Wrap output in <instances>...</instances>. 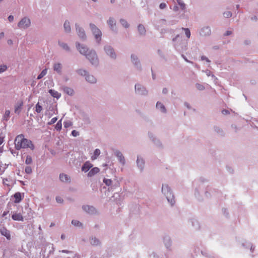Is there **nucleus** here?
I'll use <instances>...</instances> for the list:
<instances>
[{"mask_svg":"<svg viewBox=\"0 0 258 258\" xmlns=\"http://www.w3.org/2000/svg\"><path fill=\"white\" fill-rule=\"evenodd\" d=\"M15 147L16 150L30 148L31 150L34 149V146L32 141L25 138L23 134L18 135L14 142Z\"/></svg>","mask_w":258,"mask_h":258,"instance_id":"1","label":"nucleus"},{"mask_svg":"<svg viewBox=\"0 0 258 258\" xmlns=\"http://www.w3.org/2000/svg\"><path fill=\"white\" fill-rule=\"evenodd\" d=\"M175 48L179 52L185 51L187 48V41L183 40L182 37L177 35L172 39Z\"/></svg>","mask_w":258,"mask_h":258,"instance_id":"2","label":"nucleus"},{"mask_svg":"<svg viewBox=\"0 0 258 258\" xmlns=\"http://www.w3.org/2000/svg\"><path fill=\"white\" fill-rule=\"evenodd\" d=\"M162 193L166 197L168 202L171 205V206H173L175 204V200L173 193L168 184H162Z\"/></svg>","mask_w":258,"mask_h":258,"instance_id":"3","label":"nucleus"},{"mask_svg":"<svg viewBox=\"0 0 258 258\" xmlns=\"http://www.w3.org/2000/svg\"><path fill=\"white\" fill-rule=\"evenodd\" d=\"M90 29L97 43L100 44L102 40V33L95 24H89Z\"/></svg>","mask_w":258,"mask_h":258,"instance_id":"4","label":"nucleus"},{"mask_svg":"<svg viewBox=\"0 0 258 258\" xmlns=\"http://www.w3.org/2000/svg\"><path fill=\"white\" fill-rule=\"evenodd\" d=\"M85 56L92 65L95 67H97L99 65V60L97 53L94 50L91 49L89 50Z\"/></svg>","mask_w":258,"mask_h":258,"instance_id":"5","label":"nucleus"},{"mask_svg":"<svg viewBox=\"0 0 258 258\" xmlns=\"http://www.w3.org/2000/svg\"><path fill=\"white\" fill-rule=\"evenodd\" d=\"M105 54L112 60H115L117 58V54L114 48L109 44H106L103 47Z\"/></svg>","mask_w":258,"mask_h":258,"instance_id":"6","label":"nucleus"},{"mask_svg":"<svg viewBox=\"0 0 258 258\" xmlns=\"http://www.w3.org/2000/svg\"><path fill=\"white\" fill-rule=\"evenodd\" d=\"M135 93L141 96H147L148 94V91L146 88L143 85L137 83L135 85Z\"/></svg>","mask_w":258,"mask_h":258,"instance_id":"7","label":"nucleus"},{"mask_svg":"<svg viewBox=\"0 0 258 258\" xmlns=\"http://www.w3.org/2000/svg\"><path fill=\"white\" fill-rule=\"evenodd\" d=\"M31 20L27 17H25L21 19L18 24V27L20 29H26L28 28L31 25Z\"/></svg>","mask_w":258,"mask_h":258,"instance_id":"8","label":"nucleus"},{"mask_svg":"<svg viewBox=\"0 0 258 258\" xmlns=\"http://www.w3.org/2000/svg\"><path fill=\"white\" fill-rule=\"evenodd\" d=\"M76 30L79 37L82 40H86L87 37L84 29L78 24H76Z\"/></svg>","mask_w":258,"mask_h":258,"instance_id":"9","label":"nucleus"},{"mask_svg":"<svg viewBox=\"0 0 258 258\" xmlns=\"http://www.w3.org/2000/svg\"><path fill=\"white\" fill-rule=\"evenodd\" d=\"M76 46L79 52L81 54L85 56L88 54L89 51L90 50L87 46L84 44H81L79 42H78L76 43Z\"/></svg>","mask_w":258,"mask_h":258,"instance_id":"10","label":"nucleus"},{"mask_svg":"<svg viewBox=\"0 0 258 258\" xmlns=\"http://www.w3.org/2000/svg\"><path fill=\"white\" fill-rule=\"evenodd\" d=\"M107 24L112 31L116 33L117 32V28L116 27V22L115 18L112 17H110L107 21Z\"/></svg>","mask_w":258,"mask_h":258,"instance_id":"11","label":"nucleus"},{"mask_svg":"<svg viewBox=\"0 0 258 258\" xmlns=\"http://www.w3.org/2000/svg\"><path fill=\"white\" fill-rule=\"evenodd\" d=\"M114 154L117 157L119 163L124 166L125 164V160L122 153L119 150H115L114 152Z\"/></svg>","mask_w":258,"mask_h":258,"instance_id":"12","label":"nucleus"},{"mask_svg":"<svg viewBox=\"0 0 258 258\" xmlns=\"http://www.w3.org/2000/svg\"><path fill=\"white\" fill-rule=\"evenodd\" d=\"M211 34V30L210 27L205 26L200 30V35L202 37L209 36Z\"/></svg>","mask_w":258,"mask_h":258,"instance_id":"13","label":"nucleus"},{"mask_svg":"<svg viewBox=\"0 0 258 258\" xmlns=\"http://www.w3.org/2000/svg\"><path fill=\"white\" fill-rule=\"evenodd\" d=\"M131 57L132 63L135 66L137 69L140 70L141 69V64L138 56L134 54H132Z\"/></svg>","mask_w":258,"mask_h":258,"instance_id":"14","label":"nucleus"},{"mask_svg":"<svg viewBox=\"0 0 258 258\" xmlns=\"http://www.w3.org/2000/svg\"><path fill=\"white\" fill-rule=\"evenodd\" d=\"M82 209L85 212L89 214H95L96 212L95 208L90 205H83L82 206Z\"/></svg>","mask_w":258,"mask_h":258,"instance_id":"15","label":"nucleus"},{"mask_svg":"<svg viewBox=\"0 0 258 258\" xmlns=\"http://www.w3.org/2000/svg\"><path fill=\"white\" fill-rule=\"evenodd\" d=\"M137 165L140 171L142 172L145 166V161L143 158L140 156H138L137 159Z\"/></svg>","mask_w":258,"mask_h":258,"instance_id":"16","label":"nucleus"},{"mask_svg":"<svg viewBox=\"0 0 258 258\" xmlns=\"http://www.w3.org/2000/svg\"><path fill=\"white\" fill-rule=\"evenodd\" d=\"M0 233L3 236H5L8 240L11 239V237L10 231L5 227H3L0 229Z\"/></svg>","mask_w":258,"mask_h":258,"instance_id":"17","label":"nucleus"},{"mask_svg":"<svg viewBox=\"0 0 258 258\" xmlns=\"http://www.w3.org/2000/svg\"><path fill=\"white\" fill-rule=\"evenodd\" d=\"M156 108L160 112L165 113H166V108L164 105L161 102L158 101L156 105Z\"/></svg>","mask_w":258,"mask_h":258,"instance_id":"18","label":"nucleus"},{"mask_svg":"<svg viewBox=\"0 0 258 258\" xmlns=\"http://www.w3.org/2000/svg\"><path fill=\"white\" fill-rule=\"evenodd\" d=\"M90 244L93 246H98L101 244V242L99 239L95 237H90L89 238Z\"/></svg>","mask_w":258,"mask_h":258,"instance_id":"19","label":"nucleus"},{"mask_svg":"<svg viewBox=\"0 0 258 258\" xmlns=\"http://www.w3.org/2000/svg\"><path fill=\"white\" fill-rule=\"evenodd\" d=\"M59 179L63 182H70L71 178L70 177L64 173H60L59 174Z\"/></svg>","mask_w":258,"mask_h":258,"instance_id":"20","label":"nucleus"},{"mask_svg":"<svg viewBox=\"0 0 258 258\" xmlns=\"http://www.w3.org/2000/svg\"><path fill=\"white\" fill-rule=\"evenodd\" d=\"M93 166V165L89 161L86 162L82 167V170L84 172H88Z\"/></svg>","mask_w":258,"mask_h":258,"instance_id":"21","label":"nucleus"},{"mask_svg":"<svg viewBox=\"0 0 258 258\" xmlns=\"http://www.w3.org/2000/svg\"><path fill=\"white\" fill-rule=\"evenodd\" d=\"M100 171V169L98 167H94L92 168L88 173L87 176L89 177H91L94 176Z\"/></svg>","mask_w":258,"mask_h":258,"instance_id":"22","label":"nucleus"},{"mask_svg":"<svg viewBox=\"0 0 258 258\" xmlns=\"http://www.w3.org/2000/svg\"><path fill=\"white\" fill-rule=\"evenodd\" d=\"M12 218L15 221H23L24 220L23 217L20 213H13L12 216Z\"/></svg>","mask_w":258,"mask_h":258,"instance_id":"23","label":"nucleus"},{"mask_svg":"<svg viewBox=\"0 0 258 258\" xmlns=\"http://www.w3.org/2000/svg\"><path fill=\"white\" fill-rule=\"evenodd\" d=\"M138 31L141 36H145L146 34L145 27L142 24H140L138 26Z\"/></svg>","mask_w":258,"mask_h":258,"instance_id":"24","label":"nucleus"},{"mask_svg":"<svg viewBox=\"0 0 258 258\" xmlns=\"http://www.w3.org/2000/svg\"><path fill=\"white\" fill-rule=\"evenodd\" d=\"M53 70L56 72L58 74H60L62 70V65L59 62L55 63L53 64Z\"/></svg>","mask_w":258,"mask_h":258,"instance_id":"25","label":"nucleus"},{"mask_svg":"<svg viewBox=\"0 0 258 258\" xmlns=\"http://www.w3.org/2000/svg\"><path fill=\"white\" fill-rule=\"evenodd\" d=\"M86 80L90 83H95L96 82V79L91 75L89 74L88 73L85 77Z\"/></svg>","mask_w":258,"mask_h":258,"instance_id":"26","label":"nucleus"},{"mask_svg":"<svg viewBox=\"0 0 258 258\" xmlns=\"http://www.w3.org/2000/svg\"><path fill=\"white\" fill-rule=\"evenodd\" d=\"M58 44L59 46L61 47L63 49L68 52L70 51V48L67 43L60 41H58Z\"/></svg>","mask_w":258,"mask_h":258,"instance_id":"27","label":"nucleus"},{"mask_svg":"<svg viewBox=\"0 0 258 258\" xmlns=\"http://www.w3.org/2000/svg\"><path fill=\"white\" fill-rule=\"evenodd\" d=\"M63 28L65 32L66 33H70L71 31V28L70 25V23L69 21H65L63 24Z\"/></svg>","mask_w":258,"mask_h":258,"instance_id":"28","label":"nucleus"},{"mask_svg":"<svg viewBox=\"0 0 258 258\" xmlns=\"http://www.w3.org/2000/svg\"><path fill=\"white\" fill-rule=\"evenodd\" d=\"M63 92L66 93L67 94L72 96L74 94V90L69 87H63Z\"/></svg>","mask_w":258,"mask_h":258,"instance_id":"29","label":"nucleus"},{"mask_svg":"<svg viewBox=\"0 0 258 258\" xmlns=\"http://www.w3.org/2000/svg\"><path fill=\"white\" fill-rule=\"evenodd\" d=\"M48 92L52 97L57 99L59 98L61 96L60 93L53 89H50Z\"/></svg>","mask_w":258,"mask_h":258,"instance_id":"30","label":"nucleus"},{"mask_svg":"<svg viewBox=\"0 0 258 258\" xmlns=\"http://www.w3.org/2000/svg\"><path fill=\"white\" fill-rule=\"evenodd\" d=\"M163 241L166 248H169L171 244L170 238L168 236H166L164 237Z\"/></svg>","mask_w":258,"mask_h":258,"instance_id":"31","label":"nucleus"},{"mask_svg":"<svg viewBox=\"0 0 258 258\" xmlns=\"http://www.w3.org/2000/svg\"><path fill=\"white\" fill-rule=\"evenodd\" d=\"M14 197L15 198L14 202L15 203H19L22 200L21 194L19 192L15 193L14 195Z\"/></svg>","mask_w":258,"mask_h":258,"instance_id":"32","label":"nucleus"},{"mask_svg":"<svg viewBox=\"0 0 258 258\" xmlns=\"http://www.w3.org/2000/svg\"><path fill=\"white\" fill-rule=\"evenodd\" d=\"M23 102H19V103H17L15 105V112L18 114H19L20 112H21V108L23 106Z\"/></svg>","mask_w":258,"mask_h":258,"instance_id":"33","label":"nucleus"},{"mask_svg":"<svg viewBox=\"0 0 258 258\" xmlns=\"http://www.w3.org/2000/svg\"><path fill=\"white\" fill-rule=\"evenodd\" d=\"M177 4L178 6L179 9L181 10H185L186 9V6L185 4L184 3L182 0H177Z\"/></svg>","mask_w":258,"mask_h":258,"instance_id":"34","label":"nucleus"},{"mask_svg":"<svg viewBox=\"0 0 258 258\" xmlns=\"http://www.w3.org/2000/svg\"><path fill=\"white\" fill-rule=\"evenodd\" d=\"M76 72L78 74L81 76H86V75L88 74V72L84 69H80L76 70Z\"/></svg>","mask_w":258,"mask_h":258,"instance_id":"35","label":"nucleus"},{"mask_svg":"<svg viewBox=\"0 0 258 258\" xmlns=\"http://www.w3.org/2000/svg\"><path fill=\"white\" fill-rule=\"evenodd\" d=\"M100 154V150L99 149H95L93 155L91 157V159L92 160L96 159Z\"/></svg>","mask_w":258,"mask_h":258,"instance_id":"36","label":"nucleus"},{"mask_svg":"<svg viewBox=\"0 0 258 258\" xmlns=\"http://www.w3.org/2000/svg\"><path fill=\"white\" fill-rule=\"evenodd\" d=\"M149 136L150 138L151 139H152V141H153V142H155V143L157 146H160L161 145V143H160V141H159L158 140H157V139H155V138L154 137V135H153L152 134H151V133H149Z\"/></svg>","mask_w":258,"mask_h":258,"instance_id":"37","label":"nucleus"},{"mask_svg":"<svg viewBox=\"0 0 258 258\" xmlns=\"http://www.w3.org/2000/svg\"><path fill=\"white\" fill-rule=\"evenodd\" d=\"M119 22L121 25L125 28H128L130 25L127 23V21L123 19H120Z\"/></svg>","mask_w":258,"mask_h":258,"instance_id":"38","label":"nucleus"},{"mask_svg":"<svg viewBox=\"0 0 258 258\" xmlns=\"http://www.w3.org/2000/svg\"><path fill=\"white\" fill-rule=\"evenodd\" d=\"M192 226L196 229L200 228L199 222L196 219H193L191 221Z\"/></svg>","mask_w":258,"mask_h":258,"instance_id":"39","label":"nucleus"},{"mask_svg":"<svg viewBox=\"0 0 258 258\" xmlns=\"http://www.w3.org/2000/svg\"><path fill=\"white\" fill-rule=\"evenodd\" d=\"M10 111L9 110L5 111V114L3 116V119L4 120L7 121L10 118Z\"/></svg>","mask_w":258,"mask_h":258,"instance_id":"40","label":"nucleus"},{"mask_svg":"<svg viewBox=\"0 0 258 258\" xmlns=\"http://www.w3.org/2000/svg\"><path fill=\"white\" fill-rule=\"evenodd\" d=\"M47 72V69H45L40 73V74L38 76L37 79L40 80L44 76H45Z\"/></svg>","mask_w":258,"mask_h":258,"instance_id":"41","label":"nucleus"},{"mask_svg":"<svg viewBox=\"0 0 258 258\" xmlns=\"http://www.w3.org/2000/svg\"><path fill=\"white\" fill-rule=\"evenodd\" d=\"M182 30L184 31L185 35L187 38V39H189L190 37V31L189 29L188 28H182Z\"/></svg>","mask_w":258,"mask_h":258,"instance_id":"42","label":"nucleus"},{"mask_svg":"<svg viewBox=\"0 0 258 258\" xmlns=\"http://www.w3.org/2000/svg\"><path fill=\"white\" fill-rule=\"evenodd\" d=\"M42 110V107L39 104V103H37L35 106V111L37 113H40Z\"/></svg>","mask_w":258,"mask_h":258,"instance_id":"43","label":"nucleus"},{"mask_svg":"<svg viewBox=\"0 0 258 258\" xmlns=\"http://www.w3.org/2000/svg\"><path fill=\"white\" fill-rule=\"evenodd\" d=\"M62 127L61 119L59 120L55 125V128L57 131H60Z\"/></svg>","mask_w":258,"mask_h":258,"instance_id":"44","label":"nucleus"},{"mask_svg":"<svg viewBox=\"0 0 258 258\" xmlns=\"http://www.w3.org/2000/svg\"><path fill=\"white\" fill-rule=\"evenodd\" d=\"M72 224L73 225L77 226V227L82 226V223L80 221L76 220H73L72 221Z\"/></svg>","mask_w":258,"mask_h":258,"instance_id":"45","label":"nucleus"},{"mask_svg":"<svg viewBox=\"0 0 258 258\" xmlns=\"http://www.w3.org/2000/svg\"><path fill=\"white\" fill-rule=\"evenodd\" d=\"M63 124L65 128H68L73 125V122L70 120H67L64 122Z\"/></svg>","mask_w":258,"mask_h":258,"instance_id":"46","label":"nucleus"},{"mask_svg":"<svg viewBox=\"0 0 258 258\" xmlns=\"http://www.w3.org/2000/svg\"><path fill=\"white\" fill-rule=\"evenodd\" d=\"M32 163V159L30 155H27L26 156V159L25 160V163L27 165L31 164Z\"/></svg>","mask_w":258,"mask_h":258,"instance_id":"47","label":"nucleus"},{"mask_svg":"<svg viewBox=\"0 0 258 258\" xmlns=\"http://www.w3.org/2000/svg\"><path fill=\"white\" fill-rule=\"evenodd\" d=\"M8 67L6 64L0 65V74L3 73L7 71Z\"/></svg>","mask_w":258,"mask_h":258,"instance_id":"48","label":"nucleus"},{"mask_svg":"<svg viewBox=\"0 0 258 258\" xmlns=\"http://www.w3.org/2000/svg\"><path fill=\"white\" fill-rule=\"evenodd\" d=\"M103 181L107 186L111 185L112 182L111 179L106 178H104Z\"/></svg>","mask_w":258,"mask_h":258,"instance_id":"49","label":"nucleus"},{"mask_svg":"<svg viewBox=\"0 0 258 258\" xmlns=\"http://www.w3.org/2000/svg\"><path fill=\"white\" fill-rule=\"evenodd\" d=\"M205 73L206 74L207 76H211L215 80L217 79L216 77L212 73V72L210 71L206 70L205 71Z\"/></svg>","mask_w":258,"mask_h":258,"instance_id":"50","label":"nucleus"},{"mask_svg":"<svg viewBox=\"0 0 258 258\" xmlns=\"http://www.w3.org/2000/svg\"><path fill=\"white\" fill-rule=\"evenodd\" d=\"M223 16L225 18H229L232 16V13L230 11L225 12L223 13Z\"/></svg>","mask_w":258,"mask_h":258,"instance_id":"51","label":"nucleus"},{"mask_svg":"<svg viewBox=\"0 0 258 258\" xmlns=\"http://www.w3.org/2000/svg\"><path fill=\"white\" fill-rule=\"evenodd\" d=\"M196 88L199 90L202 91V90H204V89H205V87L202 84L197 83V84H196Z\"/></svg>","mask_w":258,"mask_h":258,"instance_id":"52","label":"nucleus"},{"mask_svg":"<svg viewBox=\"0 0 258 258\" xmlns=\"http://www.w3.org/2000/svg\"><path fill=\"white\" fill-rule=\"evenodd\" d=\"M25 171L27 174H30L32 172V168L30 166H27L25 169Z\"/></svg>","mask_w":258,"mask_h":258,"instance_id":"53","label":"nucleus"},{"mask_svg":"<svg viewBox=\"0 0 258 258\" xmlns=\"http://www.w3.org/2000/svg\"><path fill=\"white\" fill-rule=\"evenodd\" d=\"M174 6H173V10L174 12H177L179 10V8L178 6L177 5L178 4H177V2H174Z\"/></svg>","mask_w":258,"mask_h":258,"instance_id":"54","label":"nucleus"},{"mask_svg":"<svg viewBox=\"0 0 258 258\" xmlns=\"http://www.w3.org/2000/svg\"><path fill=\"white\" fill-rule=\"evenodd\" d=\"M57 120V118L56 117H54L52 118L51 120L48 123V124L51 125L54 123Z\"/></svg>","mask_w":258,"mask_h":258,"instance_id":"55","label":"nucleus"},{"mask_svg":"<svg viewBox=\"0 0 258 258\" xmlns=\"http://www.w3.org/2000/svg\"><path fill=\"white\" fill-rule=\"evenodd\" d=\"M71 134L74 137H77L79 135V133L76 130H73L72 131Z\"/></svg>","mask_w":258,"mask_h":258,"instance_id":"56","label":"nucleus"},{"mask_svg":"<svg viewBox=\"0 0 258 258\" xmlns=\"http://www.w3.org/2000/svg\"><path fill=\"white\" fill-rule=\"evenodd\" d=\"M181 57L184 59V60L186 62L191 63V64H194V62L192 61H191L188 60L187 58L186 57V56L184 54H181Z\"/></svg>","mask_w":258,"mask_h":258,"instance_id":"57","label":"nucleus"},{"mask_svg":"<svg viewBox=\"0 0 258 258\" xmlns=\"http://www.w3.org/2000/svg\"><path fill=\"white\" fill-rule=\"evenodd\" d=\"M55 200L58 203H62L63 202L62 199L60 197H56Z\"/></svg>","mask_w":258,"mask_h":258,"instance_id":"58","label":"nucleus"},{"mask_svg":"<svg viewBox=\"0 0 258 258\" xmlns=\"http://www.w3.org/2000/svg\"><path fill=\"white\" fill-rule=\"evenodd\" d=\"M201 60H206L208 62H210V60L208 59V58L205 55H202L201 56Z\"/></svg>","mask_w":258,"mask_h":258,"instance_id":"59","label":"nucleus"},{"mask_svg":"<svg viewBox=\"0 0 258 258\" xmlns=\"http://www.w3.org/2000/svg\"><path fill=\"white\" fill-rule=\"evenodd\" d=\"M166 7V4L164 3H161L159 5V8L160 9H164Z\"/></svg>","mask_w":258,"mask_h":258,"instance_id":"60","label":"nucleus"},{"mask_svg":"<svg viewBox=\"0 0 258 258\" xmlns=\"http://www.w3.org/2000/svg\"><path fill=\"white\" fill-rule=\"evenodd\" d=\"M246 247H247V248L250 247V251L251 252H253V250H254V247H253L251 243H248L247 246H246Z\"/></svg>","mask_w":258,"mask_h":258,"instance_id":"61","label":"nucleus"},{"mask_svg":"<svg viewBox=\"0 0 258 258\" xmlns=\"http://www.w3.org/2000/svg\"><path fill=\"white\" fill-rule=\"evenodd\" d=\"M232 31L230 30H227L226 31V32L224 34L225 36H229L232 34Z\"/></svg>","mask_w":258,"mask_h":258,"instance_id":"62","label":"nucleus"},{"mask_svg":"<svg viewBox=\"0 0 258 258\" xmlns=\"http://www.w3.org/2000/svg\"><path fill=\"white\" fill-rule=\"evenodd\" d=\"M8 20L10 22H12L14 20V17L12 15H10L8 17Z\"/></svg>","mask_w":258,"mask_h":258,"instance_id":"63","label":"nucleus"},{"mask_svg":"<svg viewBox=\"0 0 258 258\" xmlns=\"http://www.w3.org/2000/svg\"><path fill=\"white\" fill-rule=\"evenodd\" d=\"M222 112L223 114H227L229 113V112L228 110L224 109L222 111Z\"/></svg>","mask_w":258,"mask_h":258,"instance_id":"64","label":"nucleus"}]
</instances>
